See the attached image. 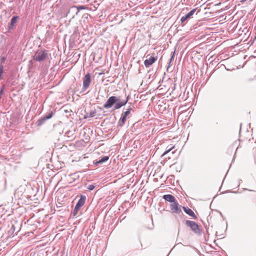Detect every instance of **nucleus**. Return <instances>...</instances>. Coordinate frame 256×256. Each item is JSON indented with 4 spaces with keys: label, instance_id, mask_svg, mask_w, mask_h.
I'll return each mask as SVG.
<instances>
[{
    "label": "nucleus",
    "instance_id": "f257e3e1",
    "mask_svg": "<svg viewBox=\"0 0 256 256\" xmlns=\"http://www.w3.org/2000/svg\"><path fill=\"white\" fill-rule=\"evenodd\" d=\"M128 99V96L125 100H121L120 96H111L104 104V108L106 109H108L114 106V110H118L125 106L127 104Z\"/></svg>",
    "mask_w": 256,
    "mask_h": 256
},
{
    "label": "nucleus",
    "instance_id": "f03ea898",
    "mask_svg": "<svg viewBox=\"0 0 256 256\" xmlns=\"http://www.w3.org/2000/svg\"><path fill=\"white\" fill-rule=\"evenodd\" d=\"M186 225L190 227L192 231L195 234L200 235L202 234V229L200 226H198L196 222L190 220H186Z\"/></svg>",
    "mask_w": 256,
    "mask_h": 256
},
{
    "label": "nucleus",
    "instance_id": "7ed1b4c3",
    "mask_svg": "<svg viewBox=\"0 0 256 256\" xmlns=\"http://www.w3.org/2000/svg\"><path fill=\"white\" fill-rule=\"evenodd\" d=\"M181 208L182 206L179 204L177 200L170 204V208L173 214H178L180 216L183 215Z\"/></svg>",
    "mask_w": 256,
    "mask_h": 256
},
{
    "label": "nucleus",
    "instance_id": "20e7f679",
    "mask_svg": "<svg viewBox=\"0 0 256 256\" xmlns=\"http://www.w3.org/2000/svg\"><path fill=\"white\" fill-rule=\"evenodd\" d=\"M48 57V54L45 50H40L34 56V59L37 62L44 61Z\"/></svg>",
    "mask_w": 256,
    "mask_h": 256
},
{
    "label": "nucleus",
    "instance_id": "39448f33",
    "mask_svg": "<svg viewBox=\"0 0 256 256\" xmlns=\"http://www.w3.org/2000/svg\"><path fill=\"white\" fill-rule=\"evenodd\" d=\"M91 83V76L90 73L86 74L83 78L82 90L86 91Z\"/></svg>",
    "mask_w": 256,
    "mask_h": 256
},
{
    "label": "nucleus",
    "instance_id": "423d86ee",
    "mask_svg": "<svg viewBox=\"0 0 256 256\" xmlns=\"http://www.w3.org/2000/svg\"><path fill=\"white\" fill-rule=\"evenodd\" d=\"M53 115L52 112H51L48 114H46V115L43 116L42 117L39 118L38 121L36 122V124L38 126H42V124H44L46 121L50 118Z\"/></svg>",
    "mask_w": 256,
    "mask_h": 256
},
{
    "label": "nucleus",
    "instance_id": "0eeeda50",
    "mask_svg": "<svg viewBox=\"0 0 256 256\" xmlns=\"http://www.w3.org/2000/svg\"><path fill=\"white\" fill-rule=\"evenodd\" d=\"M19 18L18 16H14L12 17L10 25L8 26V30H13L16 26L18 20Z\"/></svg>",
    "mask_w": 256,
    "mask_h": 256
},
{
    "label": "nucleus",
    "instance_id": "6e6552de",
    "mask_svg": "<svg viewBox=\"0 0 256 256\" xmlns=\"http://www.w3.org/2000/svg\"><path fill=\"white\" fill-rule=\"evenodd\" d=\"M157 60V57L151 56L149 59H146L144 61V64L146 68H148L152 64Z\"/></svg>",
    "mask_w": 256,
    "mask_h": 256
},
{
    "label": "nucleus",
    "instance_id": "1a4fd4ad",
    "mask_svg": "<svg viewBox=\"0 0 256 256\" xmlns=\"http://www.w3.org/2000/svg\"><path fill=\"white\" fill-rule=\"evenodd\" d=\"M182 208L187 214L192 217L194 219L197 218L196 215L190 208L185 206H182Z\"/></svg>",
    "mask_w": 256,
    "mask_h": 256
},
{
    "label": "nucleus",
    "instance_id": "9d476101",
    "mask_svg": "<svg viewBox=\"0 0 256 256\" xmlns=\"http://www.w3.org/2000/svg\"><path fill=\"white\" fill-rule=\"evenodd\" d=\"M162 198L166 201L172 202V204L176 200L174 196L170 194H164Z\"/></svg>",
    "mask_w": 256,
    "mask_h": 256
},
{
    "label": "nucleus",
    "instance_id": "9b49d317",
    "mask_svg": "<svg viewBox=\"0 0 256 256\" xmlns=\"http://www.w3.org/2000/svg\"><path fill=\"white\" fill-rule=\"evenodd\" d=\"M86 196L84 195H81L80 198L78 200L76 206L80 208L81 207H82L84 205V204L86 202Z\"/></svg>",
    "mask_w": 256,
    "mask_h": 256
},
{
    "label": "nucleus",
    "instance_id": "f8f14e48",
    "mask_svg": "<svg viewBox=\"0 0 256 256\" xmlns=\"http://www.w3.org/2000/svg\"><path fill=\"white\" fill-rule=\"evenodd\" d=\"M109 158V156H104L102 157H100L99 158V160L96 161H94V164L96 166H98L99 164H103L104 162H106Z\"/></svg>",
    "mask_w": 256,
    "mask_h": 256
},
{
    "label": "nucleus",
    "instance_id": "ddd939ff",
    "mask_svg": "<svg viewBox=\"0 0 256 256\" xmlns=\"http://www.w3.org/2000/svg\"><path fill=\"white\" fill-rule=\"evenodd\" d=\"M127 118V116H124L123 114H122L121 117L118 122V126L120 127L123 126L125 124V122Z\"/></svg>",
    "mask_w": 256,
    "mask_h": 256
},
{
    "label": "nucleus",
    "instance_id": "4468645a",
    "mask_svg": "<svg viewBox=\"0 0 256 256\" xmlns=\"http://www.w3.org/2000/svg\"><path fill=\"white\" fill-rule=\"evenodd\" d=\"M18 231H16V227L14 225L12 224L10 228L8 231V234L10 236H14V235L16 234Z\"/></svg>",
    "mask_w": 256,
    "mask_h": 256
},
{
    "label": "nucleus",
    "instance_id": "2eb2a0df",
    "mask_svg": "<svg viewBox=\"0 0 256 256\" xmlns=\"http://www.w3.org/2000/svg\"><path fill=\"white\" fill-rule=\"evenodd\" d=\"M174 148V146H173L172 144H170L167 146L165 152L162 154V156H164L167 154H168Z\"/></svg>",
    "mask_w": 256,
    "mask_h": 256
},
{
    "label": "nucleus",
    "instance_id": "dca6fc26",
    "mask_svg": "<svg viewBox=\"0 0 256 256\" xmlns=\"http://www.w3.org/2000/svg\"><path fill=\"white\" fill-rule=\"evenodd\" d=\"M85 9V6H74L70 8V10H77L78 12H76V14H78L79 11L81 10Z\"/></svg>",
    "mask_w": 256,
    "mask_h": 256
},
{
    "label": "nucleus",
    "instance_id": "f3484780",
    "mask_svg": "<svg viewBox=\"0 0 256 256\" xmlns=\"http://www.w3.org/2000/svg\"><path fill=\"white\" fill-rule=\"evenodd\" d=\"M96 113V110H92L90 112H87L86 115L84 116V118H90L94 117Z\"/></svg>",
    "mask_w": 256,
    "mask_h": 256
},
{
    "label": "nucleus",
    "instance_id": "a211bd4d",
    "mask_svg": "<svg viewBox=\"0 0 256 256\" xmlns=\"http://www.w3.org/2000/svg\"><path fill=\"white\" fill-rule=\"evenodd\" d=\"M196 10V8H194L191 10L189 12H188L186 14V18L190 19L192 17V16L194 14V12Z\"/></svg>",
    "mask_w": 256,
    "mask_h": 256
},
{
    "label": "nucleus",
    "instance_id": "6ab92c4d",
    "mask_svg": "<svg viewBox=\"0 0 256 256\" xmlns=\"http://www.w3.org/2000/svg\"><path fill=\"white\" fill-rule=\"evenodd\" d=\"M131 110H132V108L129 107L126 112L122 114L128 118V116L130 114Z\"/></svg>",
    "mask_w": 256,
    "mask_h": 256
},
{
    "label": "nucleus",
    "instance_id": "aec40b11",
    "mask_svg": "<svg viewBox=\"0 0 256 256\" xmlns=\"http://www.w3.org/2000/svg\"><path fill=\"white\" fill-rule=\"evenodd\" d=\"M80 208H78L77 206H75V208L72 212V214L74 216H75L78 214V211L79 210Z\"/></svg>",
    "mask_w": 256,
    "mask_h": 256
},
{
    "label": "nucleus",
    "instance_id": "412c9836",
    "mask_svg": "<svg viewBox=\"0 0 256 256\" xmlns=\"http://www.w3.org/2000/svg\"><path fill=\"white\" fill-rule=\"evenodd\" d=\"M4 72V66L0 64V80L2 79V74Z\"/></svg>",
    "mask_w": 256,
    "mask_h": 256
},
{
    "label": "nucleus",
    "instance_id": "4be33fe9",
    "mask_svg": "<svg viewBox=\"0 0 256 256\" xmlns=\"http://www.w3.org/2000/svg\"><path fill=\"white\" fill-rule=\"evenodd\" d=\"M94 188L95 186H94V184H90L88 186L87 188L90 190H92Z\"/></svg>",
    "mask_w": 256,
    "mask_h": 256
},
{
    "label": "nucleus",
    "instance_id": "5701e85b",
    "mask_svg": "<svg viewBox=\"0 0 256 256\" xmlns=\"http://www.w3.org/2000/svg\"><path fill=\"white\" fill-rule=\"evenodd\" d=\"M188 18H186V16H182L180 18V21L182 22H184V21L187 20Z\"/></svg>",
    "mask_w": 256,
    "mask_h": 256
},
{
    "label": "nucleus",
    "instance_id": "b1692460",
    "mask_svg": "<svg viewBox=\"0 0 256 256\" xmlns=\"http://www.w3.org/2000/svg\"><path fill=\"white\" fill-rule=\"evenodd\" d=\"M4 90V86H3L2 88H1V90H0V98H1L2 95V94H3Z\"/></svg>",
    "mask_w": 256,
    "mask_h": 256
},
{
    "label": "nucleus",
    "instance_id": "393cba45",
    "mask_svg": "<svg viewBox=\"0 0 256 256\" xmlns=\"http://www.w3.org/2000/svg\"><path fill=\"white\" fill-rule=\"evenodd\" d=\"M174 52H173V54H172V55L171 56V58L170 59V63L172 62V61L174 60Z\"/></svg>",
    "mask_w": 256,
    "mask_h": 256
},
{
    "label": "nucleus",
    "instance_id": "a878e982",
    "mask_svg": "<svg viewBox=\"0 0 256 256\" xmlns=\"http://www.w3.org/2000/svg\"><path fill=\"white\" fill-rule=\"evenodd\" d=\"M174 152H172V154H174Z\"/></svg>",
    "mask_w": 256,
    "mask_h": 256
}]
</instances>
